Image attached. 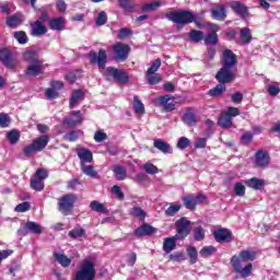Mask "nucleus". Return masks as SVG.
<instances>
[{
  "instance_id": "nucleus-7",
  "label": "nucleus",
  "mask_w": 280,
  "mask_h": 280,
  "mask_svg": "<svg viewBox=\"0 0 280 280\" xmlns=\"http://www.w3.org/2000/svg\"><path fill=\"white\" fill-rule=\"evenodd\" d=\"M155 106H160L166 113H172L176 109V103L174 102V96L166 94L164 96H159L154 100Z\"/></svg>"
},
{
  "instance_id": "nucleus-53",
  "label": "nucleus",
  "mask_w": 280,
  "mask_h": 280,
  "mask_svg": "<svg viewBox=\"0 0 280 280\" xmlns=\"http://www.w3.org/2000/svg\"><path fill=\"white\" fill-rule=\"evenodd\" d=\"M36 152H39L36 147L33 144V142L23 149V153L25 156H34Z\"/></svg>"
},
{
  "instance_id": "nucleus-17",
  "label": "nucleus",
  "mask_w": 280,
  "mask_h": 280,
  "mask_svg": "<svg viewBox=\"0 0 280 280\" xmlns=\"http://www.w3.org/2000/svg\"><path fill=\"white\" fill-rule=\"evenodd\" d=\"M67 20L65 18H55L48 22V26L52 32H63Z\"/></svg>"
},
{
  "instance_id": "nucleus-21",
  "label": "nucleus",
  "mask_w": 280,
  "mask_h": 280,
  "mask_svg": "<svg viewBox=\"0 0 280 280\" xmlns=\"http://www.w3.org/2000/svg\"><path fill=\"white\" fill-rule=\"evenodd\" d=\"M47 143H49V136L47 135L40 136L33 140V144L37 152H43V150L47 148Z\"/></svg>"
},
{
  "instance_id": "nucleus-23",
  "label": "nucleus",
  "mask_w": 280,
  "mask_h": 280,
  "mask_svg": "<svg viewBox=\"0 0 280 280\" xmlns=\"http://www.w3.org/2000/svg\"><path fill=\"white\" fill-rule=\"evenodd\" d=\"M153 147L160 150V152H163V154H172V145L162 139H155Z\"/></svg>"
},
{
  "instance_id": "nucleus-33",
  "label": "nucleus",
  "mask_w": 280,
  "mask_h": 280,
  "mask_svg": "<svg viewBox=\"0 0 280 280\" xmlns=\"http://www.w3.org/2000/svg\"><path fill=\"white\" fill-rule=\"evenodd\" d=\"M84 97V93L80 90L73 91L70 97V108H75L78 102Z\"/></svg>"
},
{
  "instance_id": "nucleus-3",
  "label": "nucleus",
  "mask_w": 280,
  "mask_h": 280,
  "mask_svg": "<svg viewBox=\"0 0 280 280\" xmlns=\"http://www.w3.org/2000/svg\"><path fill=\"white\" fill-rule=\"evenodd\" d=\"M95 262L84 259L75 273L74 280H95Z\"/></svg>"
},
{
  "instance_id": "nucleus-61",
  "label": "nucleus",
  "mask_w": 280,
  "mask_h": 280,
  "mask_svg": "<svg viewBox=\"0 0 280 280\" xmlns=\"http://www.w3.org/2000/svg\"><path fill=\"white\" fill-rule=\"evenodd\" d=\"M10 126V117L8 114H0V127L8 128Z\"/></svg>"
},
{
  "instance_id": "nucleus-45",
  "label": "nucleus",
  "mask_w": 280,
  "mask_h": 280,
  "mask_svg": "<svg viewBox=\"0 0 280 280\" xmlns=\"http://www.w3.org/2000/svg\"><path fill=\"white\" fill-rule=\"evenodd\" d=\"M205 45H218V34L210 33L206 37H203Z\"/></svg>"
},
{
  "instance_id": "nucleus-47",
  "label": "nucleus",
  "mask_w": 280,
  "mask_h": 280,
  "mask_svg": "<svg viewBox=\"0 0 280 280\" xmlns=\"http://www.w3.org/2000/svg\"><path fill=\"white\" fill-rule=\"evenodd\" d=\"M180 205H172L170 206L166 210H165V215H167L168 218H172L174 215H176V213H178L180 211Z\"/></svg>"
},
{
  "instance_id": "nucleus-42",
  "label": "nucleus",
  "mask_w": 280,
  "mask_h": 280,
  "mask_svg": "<svg viewBox=\"0 0 280 280\" xmlns=\"http://www.w3.org/2000/svg\"><path fill=\"white\" fill-rule=\"evenodd\" d=\"M189 37L192 43H200V40H205V33L194 30L190 32Z\"/></svg>"
},
{
  "instance_id": "nucleus-58",
  "label": "nucleus",
  "mask_w": 280,
  "mask_h": 280,
  "mask_svg": "<svg viewBox=\"0 0 280 280\" xmlns=\"http://www.w3.org/2000/svg\"><path fill=\"white\" fill-rule=\"evenodd\" d=\"M161 69V59H155L151 67L148 69L147 73H156Z\"/></svg>"
},
{
  "instance_id": "nucleus-13",
  "label": "nucleus",
  "mask_w": 280,
  "mask_h": 280,
  "mask_svg": "<svg viewBox=\"0 0 280 280\" xmlns=\"http://www.w3.org/2000/svg\"><path fill=\"white\" fill-rule=\"evenodd\" d=\"M82 113L80 110H73L68 116L65 117L63 124L66 126H69L70 128H73V126H78L82 124Z\"/></svg>"
},
{
  "instance_id": "nucleus-51",
  "label": "nucleus",
  "mask_w": 280,
  "mask_h": 280,
  "mask_svg": "<svg viewBox=\"0 0 280 280\" xmlns=\"http://www.w3.org/2000/svg\"><path fill=\"white\" fill-rule=\"evenodd\" d=\"M234 194L240 197L246 196V186L242 183H236L234 185Z\"/></svg>"
},
{
  "instance_id": "nucleus-48",
  "label": "nucleus",
  "mask_w": 280,
  "mask_h": 280,
  "mask_svg": "<svg viewBox=\"0 0 280 280\" xmlns=\"http://www.w3.org/2000/svg\"><path fill=\"white\" fill-rule=\"evenodd\" d=\"M130 214L133 215V218H139V220L145 219V212L143 211V209H141L139 207H133L130 210Z\"/></svg>"
},
{
  "instance_id": "nucleus-63",
  "label": "nucleus",
  "mask_w": 280,
  "mask_h": 280,
  "mask_svg": "<svg viewBox=\"0 0 280 280\" xmlns=\"http://www.w3.org/2000/svg\"><path fill=\"white\" fill-rule=\"evenodd\" d=\"M48 174H47V171L46 170H44V168H38L37 171H36V173H35V178H39L40 180H44L45 182V179L46 178H48Z\"/></svg>"
},
{
  "instance_id": "nucleus-8",
  "label": "nucleus",
  "mask_w": 280,
  "mask_h": 280,
  "mask_svg": "<svg viewBox=\"0 0 280 280\" xmlns=\"http://www.w3.org/2000/svg\"><path fill=\"white\" fill-rule=\"evenodd\" d=\"M75 202V196L73 195H65L59 199V211L63 215H69L71 213V209H73V205Z\"/></svg>"
},
{
  "instance_id": "nucleus-22",
  "label": "nucleus",
  "mask_w": 280,
  "mask_h": 280,
  "mask_svg": "<svg viewBox=\"0 0 280 280\" xmlns=\"http://www.w3.org/2000/svg\"><path fill=\"white\" fill-rule=\"evenodd\" d=\"M231 231L226 229H220L214 231V238L222 243V242H231Z\"/></svg>"
},
{
  "instance_id": "nucleus-29",
  "label": "nucleus",
  "mask_w": 280,
  "mask_h": 280,
  "mask_svg": "<svg viewBox=\"0 0 280 280\" xmlns=\"http://www.w3.org/2000/svg\"><path fill=\"white\" fill-rule=\"evenodd\" d=\"M230 8L240 16H246V14H248V9L238 1L232 2Z\"/></svg>"
},
{
  "instance_id": "nucleus-40",
  "label": "nucleus",
  "mask_w": 280,
  "mask_h": 280,
  "mask_svg": "<svg viewBox=\"0 0 280 280\" xmlns=\"http://www.w3.org/2000/svg\"><path fill=\"white\" fill-rule=\"evenodd\" d=\"M133 108L137 115H143V113H145V107L141 100H139V96L133 97Z\"/></svg>"
},
{
  "instance_id": "nucleus-27",
  "label": "nucleus",
  "mask_w": 280,
  "mask_h": 280,
  "mask_svg": "<svg viewBox=\"0 0 280 280\" xmlns=\"http://www.w3.org/2000/svg\"><path fill=\"white\" fill-rule=\"evenodd\" d=\"M113 172L116 180H126L128 178V172L119 164L113 166Z\"/></svg>"
},
{
  "instance_id": "nucleus-9",
  "label": "nucleus",
  "mask_w": 280,
  "mask_h": 280,
  "mask_svg": "<svg viewBox=\"0 0 280 280\" xmlns=\"http://www.w3.org/2000/svg\"><path fill=\"white\" fill-rule=\"evenodd\" d=\"M89 58L92 65H98V69H101V71L106 69V50L101 49L98 55L95 51H90Z\"/></svg>"
},
{
  "instance_id": "nucleus-62",
  "label": "nucleus",
  "mask_w": 280,
  "mask_h": 280,
  "mask_svg": "<svg viewBox=\"0 0 280 280\" xmlns=\"http://www.w3.org/2000/svg\"><path fill=\"white\" fill-rule=\"evenodd\" d=\"M267 91H268L269 95H271V96H276V95L280 94L279 85L269 84L267 86Z\"/></svg>"
},
{
  "instance_id": "nucleus-26",
  "label": "nucleus",
  "mask_w": 280,
  "mask_h": 280,
  "mask_svg": "<svg viewBox=\"0 0 280 280\" xmlns=\"http://www.w3.org/2000/svg\"><path fill=\"white\" fill-rule=\"evenodd\" d=\"M183 121L186 124V126H196V124H198L196 113H194L191 109H188L183 116Z\"/></svg>"
},
{
  "instance_id": "nucleus-24",
  "label": "nucleus",
  "mask_w": 280,
  "mask_h": 280,
  "mask_svg": "<svg viewBox=\"0 0 280 280\" xmlns=\"http://www.w3.org/2000/svg\"><path fill=\"white\" fill-rule=\"evenodd\" d=\"M77 154L81 163H91V161H93V153L88 149H84V148L77 149Z\"/></svg>"
},
{
  "instance_id": "nucleus-59",
  "label": "nucleus",
  "mask_w": 280,
  "mask_h": 280,
  "mask_svg": "<svg viewBox=\"0 0 280 280\" xmlns=\"http://www.w3.org/2000/svg\"><path fill=\"white\" fill-rule=\"evenodd\" d=\"M15 211L18 213H25V211H30V202L24 201L15 207Z\"/></svg>"
},
{
  "instance_id": "nucleus-60",
  "label": "nucleus",
  "mask_w": 280,
  "mask_h": 280,
  "mask_svg": "<svg viewBox=\"0 0 280 280\" xmlns=\"http://www.w3.org/2000/svg\"><path fill=\"white\" fill-rule=\"evenodd\" d=\"M195 240L197 242L205 240V230L202 229V226H198L195 229Z\"/></svg>"
},
{
  "instance_id": "nucleus-54",
  "label": "nucleus",
  "mask_w": 280,
  "mask_h": 280,
  "mask_svg": "<svg viewBox=\"0 0 280 280\" xmlns=\"http://www.w3.org/2000/svg\"><path fill=\"white\" fill-rule=\"evenodd\" d=\"M14 38L20 43V45H25V43H27V35L23 31L15 32Z\"/></svg>"
},
{
  "instance_id": "nucleus-19",
  "label": "nucleus",
  "mask_w": 280,
  "mask_h": 280,
  "mask_svg": "<svg viewBox=\"0 0 280 280\" xmlns=\"http://www.w3.org/2000/svg\"><path fill=\"white\" fill-rule=\"evenodd\" d=\"M178 236H172V237H166L164 238L163 242V250L164 253H166V255H170V253H172V250H176V242H178Z\"/></svg>"
},
{
  "instance_id": "nucleus-25",
  "label": "nucleus",
  "mask_w": 280,
  "mask_h": 280,
  "mask_svg": "<svg viewBox=\"0 0 280 280\" xmlns=\"http://www.w3.org/2000/svg\"><path fill=\"white\" fill-rule=\"evenodd\" d=\"M212 19L217 21H224L226 19V7L217 5L212 9Z\"/></svg>"
},
{
  "instance_id": "nucleus-4",
  "label": "nucleus",
  "mask_w": 280,
  "mask_h": 280,
  "mask_svg": "<svg viewBox=\"0 0 280 280\" xmlns=\"http://www.w3.org/2000/svg\"><path fill=\"white\" fill-rule=\"evenodd\" d=\"M166 19L176 23V25H189L196 21L194 13L189 11H175L166 14Z\"/></svg>"
},
{
  "instance_id": "nucleus-32",
  "label": "nucleus",
  "mask_w": 280,
  "mask_h": 280,
  "mask_svg": "<svg viewBox=\"0 0 280 280\" xmlns=\"http://www.w3.org/2000/svg\"><path fill=\"white\" fill-rule=\"evenodd\" d=\"M253 40V34H250V28L243 27L241 28V43L243 45H248Z\"/></svg>"
},
{
  "instance_id": "nucleus-49",
  "label": "nucleus",
  "mask_w": 280,
  "mask_h": 280,
  "mask_svg": "<svg viewBox=\"0 0 280 280\" xmlns=\"http://www.w3.org/2000/svg\"><path fill=\"white\" fill-rule=\"evenodd\" d=\"M142 170H144V172H147V174H159V167H156V165L152 164V163H145L142 165Z\"/></svg>"
},
{
  "instance_id": "nucleus-11",
  "label": "nucleus",
  "mask_w": 280,
  "mask_h": 280,
  "mask_svg": "<svg viewBox=\"0 0 280 280\" xmlns=\"http://www.w3.org/2000/svg\"><path fill=\"white\" fill-rule=\"evenodd\" d=\"M215 79L220 84H229V82H233L235 80V73H233V69L231 68H222L217 73Z\"/></svg>"
},
{
  "instance_id": "nucleus-43",
  "label": "nucleus",
  "mask_w": 280,
  "mask_h": 280,
  "mask_svg": "<svg viewBox=\"0 0 280 280\" xmlns=\"http://www.w3.org/2000/svg\"><path fill=\"white\" fill-rule=\"evenodd\" d=\"M7 139L12 143L13 145L19 143V139H21V133L16 130H11L7 133Z\"/></svg>"
},
{
  "instance_id": "nucleus-50",
  "label": "nucleus",
  "mask_w": 280,
  "mask_h": 280,
  "mask_svg": "<svg viewBox=\"0 0 280 280\" xmlns=\"http://www.w3.org/2000/svg\"><path fill=\"white\" fill-rule=\"evenodd\" d=\"M85 231L82 228H74L69 232V237H72V240H78V237H83Z\"/></svg>"
},
{
  "instance_id": "nucleus-36",
  "label": "nucleus",
  "mask_w": 280,
  "mask_h": 280,
  "mask_svg": "<svg viewBox=\"0 0 280 280\" xmlns=\"http://www.w3.org/2000/svg\"><path fill=\"white\" fill-rule=\"evenodd\" d=\"M90 209H92V211H96V213H108V210L106 207H104V203H101L97 200H93L90 203Z\"/></svg>"
},
{
  "instance_id": "nucleus-35",
  "label": "nucleus",
  "mask_w": 280,
  "mask_h": 280,
  "mask_svg": "<svg viewBox=\"0 0 280 280\" xmlns=\"http://www.w3.org/2000/svg\"><path fill=\"white\" fill-rule=\"evenodd\" d=\"M26 229H28V231L35 235H40L43 233V226L34 221L26 222Z\"/></svg>"
},
{
  "instance_id": "nucleus-30",
  "label": "nucleus",
  "mask_w": 280,
  "mask_h": 280,
  "mask_svg": "<svg viewBox=\"0 0 280 280\" xmlns=\"http://www.w3.org/2000/svg\"><path fill=\"white\" fill-rule=\"evenodd\" d=\"M54 257L56 261L62 266V268H69V266H71V258L65 256V254L55 253Z\"/></svg>"
},
{
  "instance_id": "nucleus-2",
  "label": "nucleus",
  "mask_w": 280,
  "mask_h": 280,
  "mask_svg": "<svg viewBox=\"0 0 280 280\" xmlns=\"http://www.w3.org/2000/svg\"><path fill=\"white\" fill-rule=\"evenodd\" d=\"M23 60L27 63L25 75L28 78H36V75H40L45 71V66L38 58V52L35 50H26L23 54Z\"/></svg>"
},
{
  "instance_id": "nucleus-12",
  "label": "nucleus",
  "mask_w": 280,
  "mask_h": 280,
  "mask_svg": "<svg viewBox=\"0 0 280 280\" xmlns=\"http://www.w3.org/2000/svg\"><path fill=\"white\" fill-rule=\"evenodd\" d=\"M0 62H2L7 69H14V67H16V60L12 57V51L5 48L0 50Z\"/></svg>"
},
{
  "instance_id": "nucleus-14",
  "label": "nucleus",
  "mask_w": 280,
  "mask_h": 280,
  "mask_svg": "<svg viewBox=\"0 0 280 280\" xmlns=\"http://www.w3.org/2000/svg\"><path fill=\"white\" fill-rule=\"evenodd\" d=\"M203 200H207V197H205V195H198L196 197L187 196L183 198L186 209H196V205H202Z\"/></svg>"
},
{
  "instance_id": "nucleus-1",
  "label": "nucleus",
  "mask_w": 280,
  "mask_h": 280,
  "mask_svg": "<svg viewBox=\"0 0 280 280\" xmlns=\"http://www.w3.org/2000/svg\"><path fill=\"white\" fill-rule=\"evenodd\" d=\"M257 259V252L253 250H242L238 256H233L231 258V265L233 270L244 278L250 277L253 275V264H248L244 267V261H255Z\"/></svg>"
},
{
  "instance_id": "nucleus-34",
  "label": "nucleus",
  "mask_w": 280,
  "mask_h": 280,
  "mask_svg": "<svg viewBox=\"0 0 280 280\" xmlns=\"http://www.w3.org/2000/svg\"><path fill=\"white\" fill-rule=\"evenodd\" d=\"M224 91H226V85H224V83H220L215 88L211 89L208 92V95H210V97H220Z\"/></svg>"
},
{
  "instance_id": "nucleus-37",
  "label": "nucleus",
  "mask_w": 280,
  "mask_h": 280,
  "mask_svg": "<svg viewBox=\"0 0 280 280\" xmlns=\"http://www.w3.org/2000/svg\"><path fill=\"white\" fill-rule=\"evenodd\" d=\"M219 126H221V128H231V126H233V118L226 114H222L219 118Z\"/></svg>"
},
{
  "instance_id": "nucleus-64",
  "label": "nucleus",
  "mask_w": 280,
  "mask_h": 280,
  "mask_svg": "<svg viewBox=\"0 0 280 280\" xmlns=\"http://www.w3.org/2000/svg\"><path fill=\"white\" fill-rule=\"evenodd\" d=\"M112 194L118 198V200H124V191H121V187L114 186L112 188Z\"/></svg>"
},
{
  "instance_id": "nucleus-28",
  "label": "nucleus",
  "mask_w": 280,
  "mask_h": 280,
  "mask_svg": "<svg viewBox=\"0 0 280 280\" xmlns=\"http://www.w3.org/2000/svg\"><path fill=\"white\" fill-rule=\"evenodd\" d=\"M23 23V14L16 13L12 16L7 18V25L9 27H19Z\"/></svg>"
},
{
  "instance_id": "nucleus-52",
  "label": "nucleus",
  "mask_w": 280,
  "mask_h": 280,
  "mask_svg": "<svg viewBox=\"0 0 280 280\" xmlns=\"http://www.w3.org/2000/svg\"><path fill=\"white\" fill-rule=\"evenodd\" d=\"M187 254H188L190 264H196V261H198V252L196 250V247H188Z\"/></svg>"
},
{
  "instance_id": "nucleus-15",
  "label": "nucleus",
  "mask_w": 280,
  "mask_h": 280,
  "mask_svg": "<svg viewBox=\"0 0 280 280\" xmlns=\"http://www.w3.org/2000/svg\"><path fill=\"white\" fill-rule=\"evenodd\" d=\"M236 63L237 58L235 57V54H233L230 49L224 50L222 67H224V69H233Z\"/></svg>"
},
{
  "instance_id": "nucleus-41",
  "label": "nucleus",
  "mask_w": 280,
  "mask_h": 280,
  "mask_svg": "<svg viewBox=\"0 0 280 280\" xmlns=\"http://www.w3.org/2000/svg\"><path fill=\"white\" fill-rule=\"evenodd\" d=\"M145 77L149 84H159L162 80L161 74L154 72H147Z\"/></svg>"
},
{
  "instance_id": "nucleus-18",
  "label": "nucleus",
  "mask_w": 280,
  "mask_h": 280,
  "mask_svg": "<svg viewBox=\"0 0 280 280\" xmlns=\"http://www.w3.org/2000/svg\"><path fill=\"white\" fill-rule=\"evenodd\" d=\"M32 36H45L47 34V26L40 21H36L31 26Z\"/></svg>"
},
{
  "instance_id": "nucleus-5",
  "label": "nucleus",
  "mask_w": 280,
  "mask_h": 280,
  "mask_svg": "<svg viewBox=\"0 0 280 280\" xmlns=\"http://www.w3.org/2000/svg\"><path fill=\"white\" fill-rule=\"evenodd\" d=\"M176 235L178 240H185L189 233H191V221L187 218H180L175 222Z\"/></svg>"
},
{
  "instance_id": "nucleus-57",
  "label": "nucleus",
  "mask_w": 280,
  "mask_h": 280,
  "mask_svg": "<svg viewBox=\"0 0 280 280\" xmlns=\"http://www.w3.org/2000/svg\"><path fill=\"white\" fill-rule=\"evenodd\" d=\"M189 143H191V141L188 138L182 137V138H179V140L177 142V148L179 150H185V149L189 148Z\"/></svg>"
},
{
  "instance_id": "nucleus-55",
  "label": "nucleus",
  "mask_w": 280,
  "mask_h": 280,
  "mask_svg": "<svg viewBox=\"0 0 280 280\" xmlns=\"http://www.w3.org/2000/svg\"><path fill=\"white\" fill-rule=\"evenodd\" d=\"M106 139H108V136L104 130H97L94 133V141H96V143H102V141H106Z\"/></svg>"
},
{
  "instance_id": "nucleus-39",
  "label": "nucleus",
  "mask_w": 280,
  "mask_h": 280,
  "mask_svg": "<svg viewBox=\"0 0 280 280\" xmlns=\"http://www.w3.org/2000/svg\"><path fill=\"white\" fill-rule=\"evenodd\" d=\"M31 187L32 189H35V191H43V189H45V182L40 178L34 177L31 180Z\"/></svg>"
},
{
  "instance_id": "nucleus-6",
  "label": "nucleus",
  "mask_w": 280,
  "mask_h": 280,
  "mask_svg": "<svg viewBox=\"0 0 280 280\" xmlns=\"http://www.w3.org/2000/svg\"><path fill=\"white\" fill-rule=\"evenodd\" d=\"M103 75L106 80H110V78H113L120 84H126L128 82V74L124 70H119L117 68H106L103 71Z\"/></svg>"
},
{
  "instance_id": "nucleus-38",
  "label": "nucleus",
  "mask_w": 280,
  "mask_h": 280,
  "mask_svg": "<svg viewBox=\"0 0 280 280\" xmlns=\"http://www.w3.org/2000/svg\"><path fill=\"white\" fill-rule=\"evenodd\" d=\"M163 5V2L155 1L151 3H147L142 5V12H154L155 10H159Z\"/></svg>"
},
{
  "instance_id": "nucleus-46",
  "label": "nucleus",
  "mask_w": 280,
  "mask_h": 280,
  "mask_svg": "<svg viewBox=\"0 0 280 280\" xmlns=\"http://www.w3.org/2000/svg\"><path fill=\"white\" fill-rule=\"evenodd\" d=\"M215 253V247L213 246H206L200 252V257H203V259H207V257H211V255Z\"/></svg>"
},
{
  "instance_id": "nucleus-10",
  "label": "nucleus",
  "mask_w": 280,
  "mask_h": 280,
  "mask_svg": "<svg viewBox=\"0 0 280 280\" xmlns=\"http://www.w3.org/2000/svg\"><path fill=\"white\" fill-rule=\"evenodd\" d=\"M113 49L116 56V60L124 62V60L128 59V55L130 54V46L128 44L116 43L113 46Z\"/></svg>"
},
{
  "instance_id": "nucleus-20",
  "label": "nucleus",
  "mask_w": 280,
  "mask_h": 280,
  "mask_svg": "<svg viewBox=\"0 0 280 280\" xmlns=\"http://www.w3.org/2000/svg\"><path fill=\"white\" fill-rule=\"evenodd\" d=\"M154 233H156V228H154V226H152L150 224H144V225L138 228L135 231V234L138 237H143V236H148V235H154Z\"/></svg>"
},
{
  "instance_id": "nucleus-31",
  "label": "nucleus",
  "mask_w": 280,
  "mask_h": 280,
  "mask_svg": "<svg viewBox=\"0 0 280 280\" xmlns=\"http://www.w3.org/2000/svg\"><path fill=\"white\" fill-rule=\"evenodd\" d=\"M245 185H247L250 189L259 190L264 187V179L253 177L245 180Z\"/></svg>"
},
{
  "instance_id": "nucleus-44",
  "label": "nucleus",
  "mask_w": 280,
  "mask_h": 280,
  "mask_svg": "<svg viewBox=\"0 0 280 280\" xmlns=\"http://www.w3.org/2000/svg\"><path fill=\"white\" fill-rule=\"evenodd\" d=\"M81 170L85 176H90L91 178H95L97 176V172H95V168H93L92 165H82Z\"/></svg>"
},
{
  "instance_id": "nucleus-56",
  "label": "nucleus",
  "mask_w": 280,
  "mask_h": 280,
  "mask_svg": "<svg viewBox=\"0 0 280 280\" xmlns=\"http://www.w3.org/2000/svg\"><path fill=\"white\" fill-rule=\"evenodd\" d=\"M107 21H108V15H106V12L102 11L98 13L96 18V25L98 26L106 25Z\"/></svg>"
},
{
  "instance_id": "nucleus-16",
  "label": "nucleus",
  "mask_w": 280,
  "mask_h": 280,
  "mask_svg": "<svg viewBox=\"0 0 280 280\" xmlns=\"http://www.w3.org/2000/svg\"><path fill=\"white\" fill-rule=\"evenodd\" d=\"M270 165V154L268 151L259 150L256 152V166L268 167Z\"/></svg>"
}]
</instances>
